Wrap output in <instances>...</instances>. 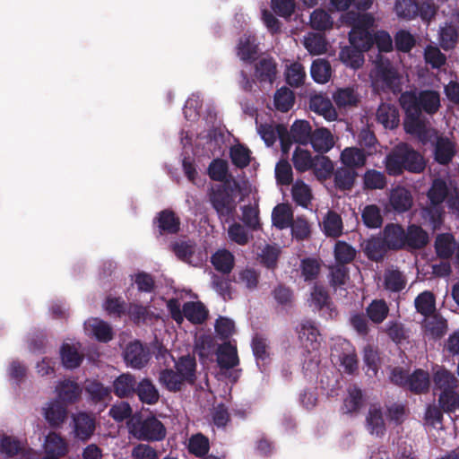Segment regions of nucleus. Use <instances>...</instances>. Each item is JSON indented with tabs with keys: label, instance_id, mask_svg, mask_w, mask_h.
Returning a JSON list of instances; mask_svg holds the SVG:
<instances>
[{
	"label": "nucleus",
	"instance_id": "22",
	"mask_svg": "<svg viewBox=\"0 0 459 459\" xmlns=\"http://www.w3.org/2000/svg\"><path fill=\"white\" fill-rule=\"evenodd\" d=\"M341 161L344 167L355 170L365 166L367 155L363 149L347 147L341 153Z\"/></svg>",
	"mask_w": 459,
	"mask_h": 459
},
{
	"label": "nucleus",
	"instance_id": "56",
	"mask_svg": "<svg viewBox=\"0 0 459 459\" xmlns=\"http://www.w3.org/2000/svg\"><path fill=\"white\" fill-rule=\"evenodd\" d=\"M210 449V443L207 437L202 433L193 435L188 443V451L196 457H204Z\"/></svg>",
	"mask_w": 459,
	"mask_h": 459
},
{
	"label": "nucleus",
	"instance_id": "12",
	"mask_svg": "<svg viewBox=\"0 0 459 459\" xmlns=\"http://www.w3.org/2000/svg\"><path fill=\"white\" fill-rule=\"evenodd\" d=\"M421 325L424 334L432 340L441 339L448 328L447 320L437 312L425 317Z\"/></svg>",
	"mask_w": 459,
	"mask_h": 459
},
{
	"label": "nucleus",
	"instance_id": "27",
	"mask_svg": "<svg viewBox=\"0 0 459 459\" xmlns=\"http://www.w3.org/2000/svg\"><path fill=\"white\" fill-rule=\"evenodd\" d=\"M429 374L420 368L414 370L408 379L406 389L416 394H426L429 390Z\"/></svg>",
	"mask_w": 459,
	"mask_h": 459
},
{
	"label": "nucleus",
	"instance_id": "15",
	"mask_svg": "<svg viewBox=\"0 0 459 459\" xmlns=\"http://www.w3.org/2000/svg\"><path fill=\"white\" fill-rule=\"evenodd\" d=\"M149 351L139 342L127 344L125 351V360L134 368H143L149 361Z\"/></svg>",
	"mask_w": 459,
	"mask_h": 459
},
{
	"label": "nucleus",
	"instance_id": "1",
	"mask_svg": "<svg viewBox=\"0 0 459 459\" xmlns=\"http://www.w3.org/2000/svg\"><path fill=\"white\" fill-rule=\"evenodd\" d=\"M385 167L387 174L398 177L404 171L420 174L425 170L426 161L418 151L406 143H400L386 154Z\"/></svg>",
	"mask_w": 459,
	"mask_h": 459
},
{
	"label": "nucleus",
	"instance_id": "46",
	"mask_svg": "<svg viewBox=\"0 0 459 459\" xmlns=\"http://www.w3.org/2000/svg\"><path fill=\"white\" fill-rule=\"evenodd\" d=\"M45 450L46 455H53L60 457L65 456L68 452L65 440L55 432L47 436Z\"/></svg>",
	"mask_w": 459,
	"mask_h": 459
},
{
	"label": "nucleus",
	"instance_id": "58",
	"mask_svg": "<svg viewBox=\"0 0 459 459\" xmlns=\"http://www.w3.org/2000/svg\"><path fill=\"white\" fill-rule=\"evenodd\" d=\"M384 332L396 344H401L409 338L408 331L403 324L398 321L387 322Z\"/></svg>",
	"mask_w": 459,
	"mask_h": 459
},
{
	"label": "nucleus",
	"instance_id": "21",
	"mask_svg": "<svg viewBox=\"0 0 459 459\" xmlns=\"http://www.w3.org/2000/svg\"><path fill=\"white\" fill-rule=\"evenodd\" d=\"M217 362L221 368L231 369L238 365L239 359L238 356L237 347L230 342H226L220 345L218 349Z\"/></svg>",
	"mask_w": 459,
	"mask_h": 459
},
{
	"label": "nucleus",
	"instance_id": "41",
	"mask_svg": "<svg viewBox=\"0 0 459 459\" xmlns=\"http://www.w3.org/2000/svg\"><path fill=\"white\" fill-rule=\"evenodd\" d=\"M60 357L64 367L68 369L78 368L83 359V355L78 351L77 348L69 343H63Z\"/></svg>",
	"mask_w": 459,
	"mask_h": 459
},
{
	"label": "nucleus",
	"instance_id": "28",
	"mask_svg": "<svg viewBox=\"0 0 459 459\" xmlns=\"http://www.w3.org/2000/svg\"><path fill=\"white\" fill-rule=\"evenodd\" d=\"M455 239L450 233H441L436 237L434 247L437 257L450 259L455 252Z\"/></svg>",
	"mask_w": 459,
	"mask_h": 459
},
{
	"label": "nucleus",
	"instance_id": "52",
	"mask_svg": "<svg viewBox=\"0 0 459 459\" xmlns=\"http://www.w3.org/2000/svg\"><path fill=\"white\" fill-rule=\"evenodd\" d=\"M449 193L446 182L441 178L433 180L432 185L428 191V198L433 204H442Z\"/></svg>",
	"mask_w": 459,
	"mask_h": 459
},
{
	"label": "nucleus",
	"instance_id": "54",
	"mask_svg": "<svg viewBox=\"0 0 459 459\" xmlns=\"http://www.w3.org/2000/svg\"><path fill=\"white\" fill-rule=\"evenodd\" d=\"M333 253L336 263L344 265L351 263L356 256L355 248L342 240L336 241Z\"/></svg>",
	"mask_w": 459,
	"mask_h": 459
},
{
	"label": "nucleus",
	"instance_id": "2",
	"mask_svg": "<svg viewBox=\"0 0 459 459\" xmlns=\"http://www.w3.org/2000/svg\"><path fill=\"white\" fill-rule=\"evenodd\" d=\"M343 19L348 25L351 26L349 33L350 43L360 47L364 51L369 50L374 45V34L370 32L375 22L374 17L370 13L359 14L348 12Z\"/></svg>",
	"mask_w": 459,
	"mask_h": 459
},
{
	"label": "nucleus",
	"instance_id": "30",
	"mask_svg": "<svg viewBox=\"0 0 459 459\" xmlns=\"http://www.w3.org/2000/svg\"><path fill=\"white\" fill-rule=\"evenodd\" d=\"M293 211L289 204H277L272 212L273 225L279 230L290 228L293 221Z\"/></svg>",
	"mask_w": 459,
	"mask_h": 459
},
{
	"label": "nucleus",
	"instance_id": "43",
	"mask_svg": "<svg viewBox=\"0 0 459 459\" xmlns=\"http://www.w3.org/2000/svg\"><path fill=\"white\" fill-rule=\"evenodd\" d=\"M211 262L215 270L228 274L234 267V255L229 250H218L212 255Z\"/></svg>",
	"mask_w": 459,
	"mask_h": 459
},
{
	"label": "nucleus",
	"instance_id": "23",
	"mask_svg": "<svg viewBox=\"0 0 459 459\" xmlns=\"http://www.w3.org/2000/svg\"><path fill=\"white\" fill-rule=\"evenodd\" d=\"M434 389L442 392L458 390V379L446 368H440L433 375Z\"/></svg>",
	"mask_w": 459,
	"mask_h": 459
},
{
	"label": "nucleus",
	"instance_id": "55",
	"mask_svg": "<svg viewBox=\"0 0 459 459\" xmlns=\"http://www.w3.org/2000/svg\"><path fill=\"white\" fill-rule=\"evenodd\" d=\"M272 296L277 304L282 307H292L294 306V293L293 290L282 284L280 283L273 288L272 290Z\"/></svg>",
	"mask_w": 459,
	"mask_h": 459
},
{
	"label": "nucleus",
	"instance_id": "13",
	"mask_svg": "<svg viewBox=\"0 0 459 459\" xmlns=\"http://www.w3.org/2000/svg\"><path fill=\"white\" fill-rule=\"evenodd\" d=\"M390 251L404 249V229L398 223H387L379 233Z\"/></svg>",
	"mask_w": 459,
	"mask_h": 459
},
{
	"label": "nucleus",
	"instance_id": "7",
	"mask_svg": "<svg viewBox=\"0 0 459 459\" xmlns=\"http://www.w3.org/2000/svg\"><path fill=\"white\" fill-rule=\"evenodd\" d=\"M332 356L337 358L347 374H354L359 368V360L354 346L347 340H341L332 349Z\"/></svg>",
	"mask_w": 459,
	"mask_h": 459
},
{
	"label": "nucleus",
	"instance_id": "44",
	"mask_svg": "<svg viewBox=\"0 0 459 459\" xmlns=\"http://www.w3.org/2000/svg\"><path fill=\"white\" fill-rule=\"evenodd\" d=\"M315 160L316 158H313L307 150L297 147L293 152L292 162L297 171L305 172L308 169L316 171Z\"/></svg>",
	"mask_w": 459,
	"mask_h": 459
},
{
	"label": "nucleus",
	"instance_id": "64",
	"mask_svg": "<svg viewBox=\"0 0 459 459\" xmlns=\"http://www.w3.org/2000/svg\"><path fill=\"white\" fill-rule=\"evenodd\" d=\"M438 404L444 412H455L457 409H459L458 390L440 393L438 397Z\"/></svg>",
	"mask_w": 459,
	"mask_h": 459
},
{
	"label": "nucleus",
	"instance_id": "18",
	"mask_svg": "<svg viewBox=\"0 0 459 459\" xmlns=\"http://www.w3.org/2000/svg\"><path fill=\"white\" fill-rule=\"evenodd\" d=\"M137 380L130 373H123L113 382V392L118 398H132L135 395Z\"/></svg>",
	"mask_w": 459,
	"mask_h": 459
},
{
	"label": "nucleus",
	"instance_id": "17",
	"mask_svg": "<svg viewBox=\"0 0 459 459\" xmlns=\"http://www.w3.org/2000/svg\"><path fill=\"white\" fill-rule=\"evenodd\" d=\"M404 249L419 250L429 243V234L420 226L411 224L404 230Z\"/></svg>",
	"mask_w": 459,
	"mask_h": 459
},
{
	"label": "nucleus",
	"instance_id": "63",
	"mask_svg": "<svg viewBox=\"0 0 459 459\" xmlns=\"http://www.w3.org/2000/svg\"><path fill=\"white\" fill-rule=\"evenodd\" d=\"M195 245L192 241H175L171 244V250L176 256L186 263H192V256L195 254Z\"/></svg>",
	"mask_w": 459,
	"mask_h": 459
},
{
	"label": "nucleus",
	"instance_id": "29",
	"mask_svg": "<svg viewBox=\"0 0 459 459\" xmlns=\"http://www.w3.org/2000/svg\"><path fill=\"white\" fill-rule=\"evenodd\" d=\"M159 382L165 389L172 393L181 391L186 383L178 372L173 368H165L160 370Z\"/></svg>",
	"mask_w": 459,
	"mask_h": 459
},
{
	"label": "nucleus",
	"instance_id": "50",
	"mask_svg": "<svg viewBox=\"0 0 459 459\" xmlns=\"http://www.w3.org/2000/svg\"><path fill=\"white\" fill-rule=\"evenodd\" d=\"M361 218L365 226L369 229L380 228L383 223L381 210L377 204L366 205L362 210Z\"/></svg>",
	"mask_w": 459,
	"mask_h": 459
},
{
	"label": "nucleus",
	"instance_id": "39",
	"mask_svg": "<svg viewBox=\"0 0 459 459\" xmlns=\"http://www.w3.org/2000/svg\"><path fill=\"white\" fill-rule=\"evenodd\" d=\"M414 307L416 311L424 316V317L436 313L435 295L429 290L420 293L414 299Z\"/></svg>",
	"mask_w": 459,
	"mask_h": 459
},
{
	"label": "nucleus",
	"instance_id": "59",
	"mask_svg": "<svg viewBox=\"0 0 459 459\" xmlns=\"http://www.w3.org/2000/svg\"><path fill=\"white\" fill-rule=\"evenodd\" d=\"M364 188L368 190L384 189L386 186V177L381 171L368 169L363 177Z\"/></svg>",
	"mask_w": 459,
	"mask_h": 459
},
{
	"label": "nucleus",
	"instance_id": "37",
	"mask_svg": "<svg viewBox=\"0 0 459 459\" xmlns=\"http://www.w3.org/2000/svg\"><path fill=\"white\" fill-rule=\"evenodd\" d=\"M357 177L356 170L346 167L338 168L333 173L334 186L342 191L351 190L354 186Z\"/></svg>",
	"mask_w": 459,
	"mask_h": 459
},
{
	"label": "nucleus",
	"instance_id": "51",
	"mask_svg": "<svg viewBox=\"0 0 459 459\" xmlns=\"http://www.w3.org/2000/svg\"><path fill=\"white\" fill-rule=\"evenodd\" d=\"M295 101L294 93L287 87L278 89L274 94L275 108L281 112H288L292 108Z\"/></svg>",
	"mask_w": 459,
	"mask_h": 459
},
{
	"label": "nucleus",
	"instance_id": "45",
	"mask_svg": "<svg viewBox=\"0 0 459 459\" xmlns=\"http://www.w3.org/2000/svg\"><path fill=\"white\" fill-rule=\"evenodd\" d=\"M364 403L362 390L356 385L348 388V395L343 401V410L346 413L358 411Z\"/></svg>",
	"mask_w": 459,
	"mask_h": 459
},
{
	"label": "nucleus",
	"instance_id": "62",
	"mask_svg": "<svg viewBox=\"0 0 459 459\" xmlns=\"http://www.w3.org/2000/svg\"><path fill=\"white\" fill-rule=\"evenodd\" d=\"M22 450L21 441L13 436L4 434L0 437V453L6 457H14Z\"/></svg>",
	"mask_w": 459,
	"mask_h": 459
},
{
	"label": "nucleus",
	"instance_id": "48",
	"mask_svg": "<svg viewBox=\"0 0 459 459\" xmlns=\"http://www.w3.org/2000/svg\"><path fill=\"white\" fill-rule=\"evenodd\" d=\"M230 158L238 169L247 168L251 162V151L243 144H236L230 149Z\"/></svg>",
	"mask_w": 459,
	"mask_h": 459
},
{
	"label": "nucleus",
	"instance_id": "31",
	"mask_svg": "<svg viewBox=\"0 0 459 459\" xmlns=\"http://www.w3.org/2000/svg\"><path fill=\"white\" fill-rule=\"evenodd\" d=\"M390 204L397 212H404L412 205V196L406 188L396 187L391 191Z\"/></svg>",
	"mask_w": 459,
	"mask_h": 459
},
{
	"label": "nucleus",
	"instance_id": "25",
	"mask_svg": "<svg viewBox=\"0 0 459 459\" xmlns=\"http://www.w3.org/2000/svg\"><path fill=\"white\" fill-rule=\"evenodd\" d=\"M377 121L385 128L394 129L399 125V111L394 105L382 103L377 110Z\"/></svg>",
	"mask_w": 459,
	"mask_h": 459
},
{
	"label": "nucleus",
	"instance_id": "5",
	"mask_svg": "<svg viewBox=\"0 0 459 459\" xmlns=\"http://www.w3.org/2000/svg\"><path fill=\"white\" fill-rule=\"evenodd\" d=\"M208 199L221 221H228L235 211L233 197L226 184L215 185L209 188Z\"/></svg>",
	"mask_w": 459,
	"mask_h": 459
},
{
	"label": "nucleus",
	"instance_id": "3",
	"mask_svg": "<svg viewBox=\"0 0 459 459\" xmlns=\"http://www.w3.org/2000/svg\"><path fill=\"white\" fill-rule=\"evenodd\" d=\"M127 428L134 438L148 442L162 441L167 434L164 424L153 415L146 418L133 415L127 421Z\"/></svg>",
	"mask_w": 459,
	"mask_h": 459
},
{
	"label": "nucleus",
	"instance_id": "32",
	"mask_svg": "<svg viewBox=\"0 0 459 459\" xmlns=\"http://www.w3.org/2000/svg\"><path fill=\"white\" fill-rule=\"evenodd\" d=\"M333 100L339 108H349L358 106L359 96L353 87H345L337 89Z\"/></svg>",
	"mask_w": 459,
	"mask_h": 459
},
{
	"label": "nucleus",
	"instance_id": "61",
	"mask_svg": "<svg viewBox=\"0 0 459 459\" xmlns=\"http://www.w3.org/2000/svg\"><path fill=\"white\" fill-rule=\"evenodd\" d=\"M317 310L322 316L332 318L337 315L336 310L333 307L328 292L322 286L317 285Z\"/></svg>",
	"mask_w": 459,
	"mask_h": 459
},
{
	"label": "nucleus",
	"instance_id": "47",
	"mask_svg": "<svg viewBox=\"0 0 459 459\" xmlns=\"http://www.w3.org/2000/svg\"><path fill=\"white\" fill-rule=\"evenodd\" d=\"M406 277L398 269L387 270L385 273V289L392 292H400L406 286Z\"/></svg>",
	"mask_w": 459,
	"mask_h": 459
},
{
	"label": "nucleus",
	"instance_id": "42",
	"mask_svg": "<svg viewBox=\"0 0 459 459\" xmlns=\"http://www.w3.org/2000/svg\"><path fill=\"white\" fill-rule=\"evenodd\" d=\"M368 319L374 324L383 323L389 314V307L384 299H374L366 308Z\"/></svg>",
	"mask_w": 459,
	"mask_h": 459
},
{
	"label": "nucleus",
	"instance_id": "33",
	"mask_svg": "<svg viewBox=\"0 0 459 459\" xmlns=\"http://www.w3.org/2000/svg\"><path fill=\"white\" fill-rule=\"evenodd\" d=\"M95 430V420L86 412H80L74 418V432L82 440L89 439Z\"/></svg>",
	"mask_w": 459,
	"mask_h": 459
},
{
	"label": "nucleus",
	"instance_id": "10",
	"mask_svg": "<svg viewBox=\"0 0 459 459\" xmlns=\"http://www.w3.org/2000/svg\"><path fill=\"white\" fill-rule=\"evenodd\" d=\"M278 65L272 56H263L256 60L254 65V76L261 84H270L276 81Z\"/></svg>",
	"mask_w": 459,
	"mask_h": 459
},
{
	"label": "nucleus",
	"instance_id": "35",
	"mask_svg": "<svg viewBox=\"0 0 459 459\" xmlns=\"http://www.w3.org/2000/svg\"><path fill=\"white\" fill-rule=\"evenodd\" d=\"M299 339L308 353L316 351V325L312 320H306L300 324L298 330Z\"/></svg>",
	"mask_w": 459,
	"mask_h": 459
},
{
	"label": "nucleus",
	"instance_id": "9",
	"mask_svg": "<svg viewBox=\"0 0 459 459\" xmlns=\"http://www.w3.org/2000/svg\"><path fill=\"white\" fill-rule=\"evenodd\" d=\"M436 141L433 144V157L438 164L446 166L452 162L456 154V143L449 137L437 134L435 132Z\"/></svg>",
	"mask_w": 459,
	"mask_h": 459
},
{
	"label": "nucleus",
	"instance_id": "11",
	"mask_svg": "<svg viewBox=\"0 0 459 459\" xmlns=\"http://www.w3.org/2000/svg\"><path fill=\"white\" fill-rule=\"evenodd\" d=\"M361 247L365 256L376 263L382 262L390 251L380 234L373 235L364 240Z\"/></svg>",
	"mask_w": 459,
	"mask_h": 459
},
{
	"label": "nucleus",
	"instance_id": "34",
	"mask_svg": "<svg viewBox=\"0 0 459 459\" xmlns=\"http://www.w3.org/2000/svg\"><path fill=\"white\" fill-rule=\"evenodd\" d=\"M366 421L371 434L383 436L385 433V424L380 406L376 404L370 406Z\"/></svg>",
	"mask_w": 459,
	"mask_h": 459
},
{
	"label": "nucleus",
	"instance_id": "57",
	"mask_svg": "<svg viewBox=\"0 0 459 459\" xmlns=\"http://www.w3.org/2000/svg\"><path fill=\"white\" fill-rule=\"evenodd\" d=\"M306 77L304 66L299 63L294 62L287 66L285 71L286 82L291 87H299L303 84Z\"/></svg>",
	"mask_w": 459,
	"mask_h": 459
},
{
	"label": "nucleus",
	"instance_id": "60",
	"mask_svg": "<svg viewBox=\"0 0 459 459\" xmlns=\"http://www.w3.org/2000/svg\"><path fill=\"white\" fill-rule=\"evenodd\" d=\"M242 221L246 227L256 231L262 227L258 205L247 204L242 207Z\"/></svg>",
	"mask_w": 459,
	"mask_h": 459
},
{
	"label": "nucleus",
	"instance_id": "38",
	"mask_svg": "<svg viewBox=\"0 0 459 459\" xmlns=\"http://www.w3.org/2000/svg\"><path fill=\"white\" fill-rule=\"evenodd\" d=\"M207 174L213 181L223 182L227 184L230 182L228 177L231 178L229 174V164L224 159H213L208 166Z\"/></svg>",
	"mask_w": 459,
	"mask_h": 459
},
{
	"label": "nucleus",
	"instance_id": "14",
	"mask_svg": "<svg viewBox=\"0 0 459 459\" xmlns=\"http://www.w3.org/2000/svg\"><path fill=\"white\" fill-rule=\"evenodd\" d=\"M289 135L296 143L307 145L310 143L312 148L316 151V132H312V127L309 122L306 120H296L290 129Z\"/></svg>",
	"mask_w": 459,
	"mask_h": 459
},
{
	"label": "nucleus",
	"instance_id": "26",
	"mask_svg": "<svg viewBox=\"0 0 459 459\" xmlns=\"http://www.w3.org/2000/svg\"><path fill=\"white\" fill-rule=\"evenodd\" d=\"M56 391L57 393V400L66 406L75 403L81 395V389L78 384L71 380L60 382L56 387Z\"/></svg>",
	"mask_w": 459,
	"mask_h": 459
},
{
	"label": "nucleus",
	"instance_id": "16",
	"mask_svg": "<svg viewBox=\"0 0 459 459\" xmlns=\"http://www.w3.org/2000/svg\"><path fill=\"white\" fill-rule=\"evenodd\" d=\"M401 107L406 114V118L404 121L405 131L408 134L419 136L420 141L425 143L428 129L425 121L421 118V114L405 106Z\"/></svg>",
	"mask_w": 459,
	"mask_h": 459
},
{
	"label": "nucleus",
	"instance_id": "24",
	"mask_svg": "<svg viewBox=\"0 0 459 459\" xmlns=\"http://www.w3.org/2000/svg\"><path fill=\"white\" fill-rule=\"evenodd\" d=\"M44 416L48 424L56 428L61 426L67 417V406L58 400L49 403L45 409Z\"/></svg>",
	"mask_w": 459,
	"mask_h": 459
},
{
	"label": "nucleus",
	"instance_id": "49",
	"mask_svg": "<svg viewBox=\"0 0 459 459\" xmlns=\"http://www.w3.org/2000/svg\"><path fill=\"white\" fill-rule=\"evenodd\" d=\"M444 213L445 211L442 204H433L430 203L429 205L422 209V217L433 230L440 229L443 223Z\"/></svg>",
	"mask_w": 459,
	"mask_h": 459
},
{
	"label": "nucleus",
	"instance_id": "20",
	"mask_svg": "<svg viewBox=\"0 0 459 459\" xmlns=\"http://www.w3.org/2000/svg\"><path fill=\"white\" fill-rule=\"evenodd\" d=\"M174 368L187 384L194 385L195 383L196 360L194 356L188 354L179 357L175 361Z\"/></svg>",
	"mask_w": 459,
	"mask_h": 459
},
{
	"label": "nucleus",
	"instance_id": "8",
	"mask_svg": "<svg viewBox=\"0 0 459 459\" xmlns=\"http://www.w3.org/2000/svg\"><path fill=\"white\" fill-rule=\"evenodd\" d=\"M152 223L160 236L176 235L180 230L181 221L173 210L168 208L159 212Z\"/></svg>",
	"mask_w": 459,
	"mask_h": 459
},
{
	"label": "nucleus",
	"instance_id": "19",
	"mask_svg": "<svg viewBox=\"0 0 459 459\" xmlns=\"http://www.w3.org/2000/svg\"><path fill=\"white\" fill-rule=\"evenodd\" d=\"M135 395H137L138 399L143 403L148 405L156 404L160 399V394L157 387L152 381L147 377L137 381Z\"/></svg>",
	"mask_w": 459,
	"mask_h": 459
},
{
	"label": "nucleus",
	"instance_id": "53",
	"mask_svg": "<svg viewBox=\"0 0 459 459\" xmlns=\"http://www.w3.org/2000/svg\"><path fill=\"white\" fill-rule=\"evenodd\" d=\"M363 361L366 367V374L370 377H376L380 363L378 351L371 345L365 346L363 350Z\"/></svg>",
	"mask_w": 459,
	"mask_h": 459
},
{
	"label": "nucleus",
	"instance_id": "36",
	"mask_svg": "<svg viewBox=\"0 0 459 459\" xmlns=\"http://www.w3.org/2000/svg\"><path fill=\"white\" fill-rule=\"evenodd\" d=\"M364 52L360 47L351 44L341 50L340 58L346 65L358 69L364 64Z\"/></svg>",
	"mask_w": 459,
	"mask_h": 459
},
{
	"label": "nucleus",
	"instance_id": "40",
	"mask_svg": "<svg viewBox=\"0 0 459 459\" xmlns=\"http://www.w3.org/2000/svg\"><path fill=\"white\" fill-rule=\"evenodd\" d=\"M183 313L184 317L193 324H203L208 316V311L201 302H186L183 305Z\"/></svg>",
	"mask_w": 459,
	"mask_h": 459
},
{
	"label": "nucleus",
	"instance_id": "6",
	"mask_svg": "<svg viewBox=\"0 0 459 459\" xmlns=\"http://www.w3.org/2000/svg\"><path fill=\"white\" fill-rule=\"evenodd\" d=\"M375 84L384 91H392L393 93L402 91L401 76L389 60H381L377 63Z\"/></svg>",
	"mask_w": 459,
	"mask_h": 459
},
{
	"label": "nucleus",
	"instance_id": "4",
	"mask_svg": "<svg viewBox=\"0 0 459 459\" xmlns=\"http://www.w3.org/2000/svg\"><path fill=\"white\" fill-rule=\"evenodd\" d=\"M399 102L401 106H405L420 114L424 112L430 116L436 114L441 106L440 95L433 90H423L419 93L406 91L401 93Z\"/></svg>",
	"mask_w": 459,
	"mask_h": 459
}]
</instances>
